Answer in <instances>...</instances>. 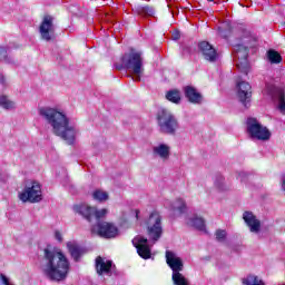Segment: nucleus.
<instances>
[{
    "instance_id": "f257e3e1",
    "label": "nucleus",
    "mask_w": 285,
    "mask_h": 285,
    "mask_svg": "<svg viewBox=\"0 0 285 285\" xmlns=\"http://www.w3.org/2000/svg\"><path fill=\"white\" fill-rule=\"evenodd\" d=\"M43 275L51 282H63L70 273V262L61 249L47 245L43 249Z\"/></svg>"
},
{
    "instance_id": "f03ea898",
    "label": "nucleus",
    "mask_w": 285,
    "mask_h": 285,
    "mask_svg": "<svg viewBox=\"0 0 285 285\" xmlns=\"http://www.w3.org/2000/svg\"><path fill=\"white\" fill-rule=\"evenodd\" d=\"M39 112L51 125L52 132L56 137H60L69 146L75 144L77 131L75 127L70 126V119H68L66 114L50 107H42L39 109Z\"/></svg>"
},
{
    "instance_id": "7ed1b4c3",
    "label": "nucleus",
    "mask_w": 285,
    "mask_h": 285,
    "mask_svg": "<svg viewBox=\"0 0 285 285\" xmlns=\"http://www.w3.org/2000/svg\"><path fill=\"white\" fill-rule=\"evenodd\" d=\"M121 63H116V70H132L136 75L135 81H141V75H144V58L141 51L130 49V52L125 53L121 58Z\"/></svg>"
},
{
    "instance_id": "20e7f679",
    "label": "nucleus",
    "mask_w": 285,
    "mask_h": 285,
    "mask_svg": "<svg viewBox=\"0 0 285 285\" xmlns=\"http://www.w3.org/2000/svg\"><path fill=\"white\" fill-rule=\"evenodd\" d=\"M157 125L163 135H177L179 130V120L168 109H161L156 116Z\"/></svg>"
},
{
    "instance_id": "39448f33",
    "label": "nucleus",
    "mask_w": 285,
    "mask_h": 285,
    "mask_svg": "<svg viewBox=\"0 0 285 285\" xmlns=\"http://www.w3.org/2000/svg\"><path fill=\"white\" fill-rule=\"evenodd\" d=\"M18 199H20L22 204H39V202L43 199L41 184L37 180L27 183L22 191L18 194Z\"/></svg>"
},
{
    "instance_id": "423d86ee",
    "label": "nucleus",
    "mask_w": 285,
    "mask_h": 285,
    "mask_svg": "<svg viewBox=\"0 0 285 285\" xmlns=\"http://www.w3.org/2000/svg\"><path fill=\"white\" fill-rule=\"evenodd\" d=\"M246 130L252 139H257L258 141H268L272 137L268 127L262 125L257 118H247Z\"/></svg>"
},
{
    "instance_id": "0eeeda50",
    "label": "nucleus",
    "mask_w": 285,
    "mask_h": 285,
    "mask_svg": "<svg viewBox=\"0 0 285 285\" xmlns=\"http://www.w3.org/2000/svg\"><path fill=\"white\" fill-rule=\"evenodd\" d=\"M146 226L149 239H151L154 244L159 242V239H161V235H164V227H161V215H159L157 212H153L146 222Z\"/></svg>"
},
{
    "instance_id": "6e6552de",
    "label": "nucleus",
    "mask_w": 285,
    "mask_h": 285,
    "mask_svg": "<svg viewBox=\"0 0 285 285\" xmlns=\"http://www.w3.org/2000/svg\"><path fill=\"white\" fill-rule=\"evenodd\" d=\"M75 212L78 213V215H81L87 222H92V219H104L105 215H108V209H97L96 207H91L86 204L75 205L73 207Z\"/></svg>"
},
{
    "instance_id": "1a4fd4ad",
    "label": "nucleus",
    "mask_w": 285,
    "mask_h": 285,
    "mask_svg": "<svg viewBox=\"0 0 285 285\" xmlns=\"http://www.w3.org/2000/svg\"><path fill=\"white\" fill-rule=\"evenodd\" d=\"M91 233L98 235V237H102L104 239H112L119 235V228H117L112 223L98 222L92 226Z\"/></svg>"
},
{
    "instance_id": "9d476101",
    "label": "nucleus",
    "mask_w": 285,
    "mask_h": 285,
    "mask_svg": "<svg viewBox=\"0 0 285 285\" xmlns=\"http://www.w3.org/2000/svg\"><path fill=\"white\" fill-rule=\"evenodd\" d=\"M39 32L43 41H52L55 39V17L45 14L39 26Z\"/></svg>"
},
{
    "instance_id": "9b49d317",
    "label": "nucleus",
    "mask_w": 285,
    "mask_h": 285,
    "mask_svg": "<svg viewBox=\"0 0 285 285\" xmlns=\"http://www.w3.org/2000/svg\"><path fill=\"white\" fill-rule=\"evenodd\" d=\"M234 48L237 59H239V57L243 59V61L237 63L238 70H240L243 75H248V72H250V65H248V52H250L252 47L248 45H236Z\"/></svg>"
},
{
    "instance_id": "f8f14e48",
    "label": "nucleus",
    "mask_w": 285,
    "mask_h": 285,
    "mask_svg": "<svg viewBox=\"0 0 285 285\" xmlns=\"http://www.w3.org/2000/svg\"><path fill=\"white\" fill-rule=\"evenodd\" d=\"M236 88L238 100L245 108H249L253 99V87L246 81H239L236 83Z\"/></svg>"
},
{
    "instance_id": "ddd939ff",
    "label": "nucleus",
    "mask_w": 285,
    "mask_h": 285,
    "mask_svg": "<svg viewBox=\"0 0 285 285\" xmlns=\"http://www.w3.org/2000/svg\"><path fill=\"white\" fill-rule=\"evenodd\" d=\"M132 244L141 259H150L153 257V252L150 250V246H148V238L137 236L132 239Z\"/></svg>"
},
{
    "instance_id": "4468645a",
    "label": "nucleus",
    "mask_w": 285,
    "mask_h": 285,
    "mask_svg": "<svg viewBox=\"0 0 285 285\" xmlns=\"http://www.w3.org/2000/svg\"><path fill=\"white\" fill-rule=\"evenodd\" d=\"M198 50L205 61H209V63H215V61H217V57H219L217 49H215V47L208 41H200L198 43Z\"/></svg>"
},
{
    "instance_id": "2eb2a0df",
    "label": "nucleus",
    "mask_w": 285,
    "mask_h": 285,
    "mask_svg": "<svg viewBox=\"0 0 285 285\" xmlns=\"http://www.w3.org/2000/svg\"><path fill=\"white\" fill-rule=\"evenodd\" d=\"M166 264L171 268L173 273L184 271V262L175 255V252L166 250Z\"/></svg>"
},
{
    "instance_id": "dca6fc26",
    "label": "nucleus",
    "mask_w": 285,
    "mask_h": 285,
    "mask_svg": "<svg viewBox=\"0 0 285 285\" xmlns=\"http://www.w3.org/2000/svg\"><path fill=\"white\" fill-rule=\"evenodd\" d=\"M243 219L245 224H247L250 233H259L262 228V222L257 219V216H255L252 212H245L243 214Z\"/></svg>"
},
{
    "instance_id": "f3484780",
    "label": "nucleus",
    "mask_w": 285,
    "mask_h": 285,
    "mask_svg": "<svg viewBox=\"0 0 285 285\" xmlns=\"http://www.w3.org/2000/svg\"><path fill=\"white\" fill-rule=\"evenodd\" d=\"M185 97L189 104H202L204 96H202L197 89L193 86H186L184 88Z\"/></svg>"
},
{
    "instance_id": "a211bd4d",
    "label": "nucleus",
    "mask_w": 285,
    "mask_h": 285,
    "mask_svg": "<svg viewBox=\"0 0 285 285\" xmlns=\"http://www.w3.org/2000/svg\"><path fill=\"white\" fill-rule=\"evenodd\" d=\"M67 248L73 259V262H79L83 255H86V248L77 245L75 243H68Z\"/></svg>"
},
{
    "instance_id": "6ab92c4d",
    "label": "nucleus",
    "mask_w": 285,
    "mask_h": 285,
    "mask_svg": "<svg viewBox=\"0 0 285 285\" xmlns=\"http://www.w3.org/2000/svg\"><path fill=\"white\" fill-rule=\"evenodd\" d=\"M132 12L139 17H155V7L149 4H135L132 7Z\"/></svg>"
},
{
    "instance_id": "aec40b11",
    "label": "nucleus",
    "mask_w": 285,
    "mask_h": 285,
    "mask_svg": "<svg viewBox=\"0 0 285 285\" xmlns=\"http://www.w3.org/2000/svg\"><path fill=\"white\" fill-rule=\"evenodd\" d=\"M112 268V261L105 262L101 256L96 258V271L98 275H104V273H109Z\"/></svg>"
},
{
    "instance_id": "412c9836",
    "label": "nucleus",
    "mask_w": 285,
    "mask_h": 285,
    "mask_svg": "<svg viewBox=\"0 0 285 285\" xmlns=\"http://www.w3.org/2000/svg\"><path fill=\"white\" fill-rule=\"evenodd\" d=\"M154 155H158L160 159H168L170 157V147L166 144H160L154 147Z\"/></svg>"
},
{
    "instance_id": "4be33fe9",
    "label": "nucleus",
    "mask_w": 285,
    "mask_h": 285,
    "mask_svg": "<svg viewBox=\"0 0 285 285\" xmlns=\"http://www.w3.org/2000/svg\"><path fill=\"white\" fill-rule=\"evenodd\" d=\"M190 224L193 228H196V230L206 233V220H204V218L195 216L194 218L190 219Z\"/></svg>"
},
{
    "instance_id": "5701e85b",
    "label": "nucleus",
    "mask_w": 285,
    "mask_h": 285,
    "mask_svg": "<svg viewBox=\"0 0 285 285\" xmlns=\"http://www.w3.org/2000/svg\"><path fill=\"white\" fill-rule=\"evenodd\" d=\"M243 285H266L264 281L259 278V276H255L253 274H249L246 278L242 279Z\"/></svg>"
},
{
    "instance_id": "b1692460",
    "label": "nucleus",
    "mask_w": 285,
    "mask_h": 285,
    "mask_svg": "<svg viewBox=\"0 0 285 285\" xmlns=\"http://www.w3.org/2000/svg\"><path fill=\"white\" fill-rule=\"evenodd\" d=\"M166 99L171 104H179L181 101V92L177 89L167 91Z\"/></svg>"
},
{
    "instance_id": "393cba45",
    "label": "nucleus",
    "mask_w": 285,
    "mask_h": 285,
    "mask_svg": "<svg viewBox=\"0 0 285 285\" xmlns=\"http://www.w3.org/2000/svg\"><path fill=\"white\" fill-rule=\"evenodd\" d=\"M267 59L269 63H282V55L275 49H269L267 51Z\"/></svg>"
},
{
    "instance_id": "a878e982",
    "label": "nucleus",
    "mask_w": 285,
    "mask_h": 285,
    "mask_svg": "<svg viewBox=\"0 0 285 285\" xmlns=\"http://www.w3.org/2000/svg\"><path fill=\"white\" fill-rule=\"evenodd\" d=\"M171 279L174 282V285H190L188 283V279H186V276L180 274V272L173 273Z\"/></svg>"
},
{
    "instance_id": "bb28decb",
    "label": "nucleus",
    "mask_w": 285,
    "mask_h": 285,
    "mask_svg": "<svg viewBox=\"0 0 285 285\" xmlns=\"http://www.w3.org/2000/svg\"><path fill=\"white\" fill-rule=\"evenodd\" d=\"M173 210L184 215V213H186V202L181 198H177L173 204Z\"/></svg>"
},
{
    "instance_id": "cd10ccee",
    "label": "nucleus",
    "mask_w": 285,
    "mask_h": 285,
    "mask_svg": "<svg viewBox=\"0 0 285 285\" xmlns=\"http://www.w3.org/2000/svg\"><path fill=\"white\" fill-rule=\"evenodd\" d=\"M108 193L101 189H96L92 193V199H95L96 202H108Z\"/></svg>"
},
{
    "instance_id": "c85d7f7f",
    "label": "nucleus",
    "mask_w": 285,
    "mask_h": 285,
    "mask_svg": "<svg viewBox=\"0 0 285 285\" xmlns=\"http://www.w3.org/2000/svg\"><path fill=\"white\" fill-rule=\"evenodd\" d=\"M0 106L6 110L14 108V102L7 98V96H0Z\"/></svg>"
},
{
    "instance_id": "c756f323",
    "label": "nucleus",
    "mask_w": 285,
    "mask_h": 285,
    "mask_svg": "<svg viewBox=\"0 0 285 285\" xmlns=\"http://www.w3.org/2000/svg\"><path fill=\"white\" fill-rule=\"evenodd\" d=\"M278 108L282 112L285 110V91L284 89L278 90Z\"/></svg>"
},
{
    "instance_id": "7c9ffc66",
    "label": "nucleus",
    "mask_w": 285,
    "mask_h": 285,
    "mask_svg": "<svg viewBox=\"0 0 285 285\" xmlns=\"http://www.w3.org/2000/svg\"><path fill=\"white\" fill-rule=\"evenodd\" d=\"M230 32H233V28H228L227 31L224 29H219V35L223 37V39H228L230 37Z\"/></svg>"
},
{
    "instance_id": "2f4dec72",
    "label": "nucleus",
    "mask_w": 285,
    "mask_h": 285,
    "mask_svg": "<svg viewBox=\"0 0 285 285\" xmlns=\"http://www.w3.org/2000/svg\"><path fill=\"white\" fill-rule=\"evenodd\" d=\"M216 239L218 242H222L223 239H226V230H224V229L216 230Z\"/></svg>"
},
{
    "instance_id": "473e14b6",
    "label": "nucleus",
    "mask_w": 285,
    "mask_h": 285,
    "mask_svg": "<svg viewBox=\"0 0 285 285\" xmlns=\"http://www.w3.org/2000/svg\"><path fill=\"white\" fill-rule=\"evenodd\" d=\"M8 57V49L6 47L0 48V59H6Z\"/></svg>"
},
{
    "instance_id": "72a5a7b5",
    "label": "nucleus",
    "mask_w": 285,
    "mask_h": 285,
    "mask_svg": "<svg viewBox=\"0 0 285 285\" xmlns=\"http://www.w3.org/2000/svg\"><path fill=\"white\" fill-rule=\"evenodd\" d=\"M55 237H56L57 242H63V236L60 234V232H56Z\"/></svg>"
},
{
    "instance_id": "f704fd0d",
    "label": "nucleus",
    "mask_w": 285,
    "mask_h": 285,
    "mask_svg": "<svg viewBox=\"0 0 285 285\" xmlns=\"http://www.w3.org/2000/svg\"><path fill=\"white\" fill-rule=\"evenodd\" d=\"M282 190L285 193V175H282Z\"/></svg>"
},
{
    "instance_id": "c9c22d12",
    "label": "nucleus",
    "mask_w": 285,
    "mask_h": 285,
    "mask_svg": "<svg viewBox=\"0 0 285 285\" xmlns=\"http://www.w3.org/2000/svg\"><path fill=\"white\" fill-rule=\"evenodd\" d=\"M0 83H2V86H6V77L1 73H0Z\"/></svg>"
},
{
    "instance_id": "e433bc0d",
    "label": "nucleus",
    "mask_w": 285,
    "mask_h": 285,
    "mask_svg": "<svg viewBox=\"0 0 285 285\" xmlns=\"http://www.w3.org/2000/svg\"><path fill=\"white\" fill-rule=\"evenodd\" d=\"M131 213H134L136 219H139V213H140L139 209H134L131 210Z\"/></svg>"
},
{
    "instance_id": "4c0bfd02",
    "label": "nucleus",
    "mask_w": 285,
    "mask_h": 285,
    "mask_svg": "<svg viewBox=\"0 0 285 285\" xmlns=\"http://www.w3.org/2000/svg\"><path fill=\"white\" fill-rule=\"evenodd\" d=\"M179 32H177L176 35H174V39H175V41H177V39H179Z\"/></svg>"
},
{
    "instance_id": "58836bf2",
    "label": "nucleus",
    "mask_w": 285,
    "mask_h": 285,
    "mask_svg": "<svg viewBox=\"0 0 285 285\" xmlns=\"http://www.w3.org/2000/svg\"><path fill=\"white\" fill-rule=\"evenodd\" d=\"M209 3H212L213 1H215V0H207Z\"/></svg>"
}]
</instances>
